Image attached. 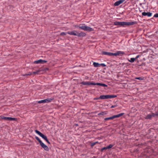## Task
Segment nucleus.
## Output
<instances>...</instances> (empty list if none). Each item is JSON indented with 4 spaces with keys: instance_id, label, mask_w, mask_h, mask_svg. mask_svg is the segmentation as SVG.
Segmentation results:
<instances>
[{
    "instance_id": "nucleus-1",
    "label": "nucleus",
    "mask_w": 158,
    "mask_h": 158,
    "mask_svg": "<svg viewBox=\"0 0 158 158\" xmlns=\"http://www.w3.org/2000/svg\"><path fill=\"white\" fill-rule=\"evenodd\" d=\"M137 23L136 22H117L116 21L114 23V24L116 26L119 25L121 26H124L132 25Z\"/></svg>"
},
{
    "instance_id": "nucleus-2",
    "label": "nucleus",
    "mask_w": 158,
    "mask_h": 158,
    "mask_svg": "<svg viewBox=\"0 0 158 158\" xmlns=\"http://www.w3.org/2000/svg\"><path fill=\"white\" fill-rule=\"evenodd\" d=\"M35 132L36 134L40 136L43 139H44L46 140V141L49 144H50V142H49L48 140L47 137L44 135L42 134L41 132H40L39 131L35 130Z\"/></svg>"
},
{
    "instance_id": "nucleus-3",
    "label": "nucleus",
    "mask_w": 158,
    "mask_h": 158,
    "mask_svg": "<svg viewBox=\"0 0 158 158\" xmlns=\"http://www.w3.org/2000/svg\"><path fill=\"white\" fill-rule=\"evenodd\" d=\"M124 114V113H120V114H117L116 115H113V116L111 117H110L105 118L104 119V120L105 121H106V120H107L112 119H114V118H119L120 117L122 116L123 114Z\"/></svg>"
},
{
    "instance_id": "nucleus-4",
    "label": "nucleus",
    "mask_w": 158,
    "mask_h": 158,
    "mask_svg": "<svg viewBox=\"0 0 158 158\" xmlns=\"http://www.w3.org/2000/svg\"><path fill=\"white\" fill-rule=\"evenodd\" d=\"M117 96L115 95H101L99 97V99H107L115 98Z\"/></svg>"
},
{
    "instance_id": "nucleus-5",
    "label": "nucleus",
    "mask_w": 158,
    "mask_h": 158,
    "mask_svg": "<svg viewBox=\"0 0 158 158\" xmlns=\"http://www.w3.org/2000/svg\"><path fill=\"white\" fill-rule=\"evenodd\" d=\"M124 52L121 51H117L116 52L113 53V56H122L124 54Z\"/></svg>"
},
{
    "instance_id": "nucleus-6",
    "label": "nucleus",
    "mask_w": 158,
    "mask_h": 158,
    "mask_svg": "<svg viewBox=\"0 0 158 158\" xmlns=\"http://www.w3.org/2000/svg\"><path fill=\"white\" fill-rule=\"evenodd\" d=\"M41 146L43 148L44 150L46 151H48L49 150V148L48 147L45 145L42 142L40 144Z\"/></svg>"
},
{
    "instance_id": "nucleus-7",
    "label": "nucleus",
    "mask_w": 158,
    "mask_h": 158,
    "mask_svg": "<svg viewBox=\"0 0 158 158\" xmlns=\"http://www.w3.org/2000/svg\"><path fill=\"white\" fill-rule=\"evenodd\" d=\"M52 100V99H47L39 101L38 102L39 103H48L51 102Z\"/></svg>"
},
{
    "instance_id": "nucleus-8",
    "label": "nucleus",
    "mask_w": 158,
    "mask_h": 158,
    "mask_svg": "<svg viewBox=\"0 0 158 158\" xmlns=\"http://www.w3.org/2000/svg\"><path fill=\"white\" fill-rule=\"evenodd\" d=\"M125 0H119L117 1H116L114 4V5L115 6H118L120 4L122 3Z\"/></svg>"
},
{
    "instance_id": "nucleus-9",
    "label": "nucleus",
    "mask_w": 158,
    "mask_h": 158,
    "mask_svg": "<svg viewBox=\"0 0 158 158\" xmlns=\"http://www.w3.org/2000/svg\"><path fill=\"white\" fill-rule=\"evenodd\" d=\"M2 118V119H6L8 120H15L16 119V118H15L6 117H3Z\"/></svg>"
},
{
    "instance_id": "nucleus-10",
    "label": "nucleus",
    "mask_w": 158,
    "mask_h": 158,
    "mask_svg": "<svg viewBox=\"0 0 158 158\" xmlns=\"http://www.w3.org/2000/svg\"><path fill=\"white\" fill-rule=\"evenodd\" d=\"M77 32L75 31H68L67 32V34H68L74 35H77Z\"/></svg>"
},
{
    "instance_id": "nucleus-11",
    "label": "nucleus",
    "mask_w": 158,
    "mask_h": 158,
    "mask_svg": "<svg viewBox=\"0 0 158 158\" xmlns=\"http://www.w3.org/2000/svg\"><path fill=\"white\" fill-rule=\"evenodd\" d=\"M142 15L143 16H147L148 17H151L152 15V13L151 12H143L142 13Z\"/></svg>"
},
{
    "instance_id": "nucleus-12",
    "label": "nucleus",
    "mask_w": 158,
    "mask_h": 158,
    "mask_svg": "<svg viewBox=\"0 0 158 158\" xmlns=\"http://www.w3.org/2000/svg\"><path fill=\"white\" fill-rule=\"evenodd\" d=\"M155 116V114L152 113L151 114H149L145 117L146 119H150L154 117Z\"/></svg>"
},
{
    "instance_id": "nucleus-13",
    "label": "nucleus",
    "mask_w": 158,
    "mask_h": 158,
    "mask_svg": "<svg viewBox=\"0 0 158 158\" xmlns=\"http://www.w3.org/2000/svg\"><path fill=\"white\" fill-rule=\"evenodd\" d=\"M81 84L83 85H94V83L93 82H82L81 83Z\"/></svg>"
},
{
    "instance_id": "nucleus-14",
    "label": "nucleus",
    "mask_w": 158,
    "mask_h": 158,
    "mask_svg": "<svg viewBox=\"0 0 158 158\" xmlns=\"http://www.w3.org/2000/svg\"><path fill=\"white\" fill-rule=\"evenodd\" d=\"M77 36L78 37H84L86 35V34L83 32H81L80 33L77 32Z\"/></svg>"
},
{
    "instance_id": "nucleus-15",
    "label": "nucleus",
    "mask_w": 158,
    "mask_h": 158,
    "mask_svg": "<svg viewBox=\"0 0 158 158\" xmlns=\"http://www.w3.org/2000/svg\"><path fill=\"white\" fill-rule=\"evenodd\" d=\"M85 31H94V29L92 28L85 26Z\"/></svg>"
},
{
    "instance_id": "nucleus-16",
    "label": "nucleus",
    "mask_w": 158,
    "mask_h": 158,
    "mask_svg": "<svg viewBox=\"0 0 158 158\" xmlns=\"http://www.w3.org/2000/svg\"><path fill=\"white\" fill-rule=\"evenodd\" d=\"M103 54L105 55H108L110 56H113V53L111 52H103Z\"/></svg>"
},
{
    "instance_id": "nucleus-17",
    "label": "nucleus",
    "mask_w": 158,
    "mask_h": 158,
    "mask_svg": "<svg viewBox=\"0 0 158 158\" xmlns=\"http://www.w3.org/2000/svg\"><path fill=\"white\" fill-rule=\"evenodd\" d=\"M40 72V70H38V71H37L36 72H33L32 73H31V72H29L28 74H26L25 75H26V76L30 75H31L32 74H38ZM24 76H25V75H24Z\"/></svg>"
},
{
    "instance_id": "nucleus-18",
    "label": "nucleus",
    "mask_w": 158,
    "mask_h": 158,
    "mask_svg": "<svg viewBox=\"0 0 158 158\" xmlns=\"http://www.w3.org/2000/svg\"><path fill=\"white\" fill-rule=\"evenodd\" d=\"M94 85H98L102 86L103 87H107V85L105 84L101 83H94Z\"/></svg>"
},
{
    "instance_id": "nucleus-19",
    "label": "nucleus",
    "mask_w": 158,
    "mask_h": 158,
    "mask_svg": "<svg viewBox=\"0 0 158 158\" xmlns=\"http://www.w3.org/2000/svg\"><path fill=\"white\" fill-rule=\"evenodd\" d=\"M42 60L40 59L39 60L35 61L34 62V63L36 64H38L42 63Z\"/></svg>"
},
{
    "instance_id": "nucleus-20",
    "label": "nucleus",
    "mask_w": 158,
    "mask_h": 158,
    "mask_svg": "<svg viewBox=\"0 0 158 158\" xmlns=\"http://www.w3.org/2000/svg\"><path fill=\"white\" fill-rule=\"evenodd\" d=\"M107 114V112L106 111H104L102 112H101L100 113H99L98 114V115H104L105 114Z\"/></svg>"
},
{
    "instance_id": "nucleus-21",
    "label": "nucleus",
    "mask_w": 158,
    "mask_h": 158,
    "mask_svg": "<svg viewBox=\"0 0 158 158\" xmlns=\"http://www.w3.org/2000/svg\"><path fill=\"white\" fill-rule=\"evenodd\" d=\"M93 64L95 67H98L100 66V64L96 62H94Z\"/></svg>"
},
{
    "instance_id": "nucleus-22",
    "label": "nucleus",
    "mask_w": 158,
    "mask_h": 158,
    "mask_svg": "<svg viewBox=\"0 0 158 158\" xmlns=\"http://www.w3.org/2000/svg\"><path fill=\"white\" fill-rule=\"evenodd\" d=\"M136 59L134 58H131L130 59V60H128V61L131 63L134 62L135 60Z\"/></svg>"
},
{
    "instance_id": "nucleus-23",
    "label": "nucleus",
    "mask_w": 158,
    "mask_h": 158,
    "mask_svg": "<svg viewBox=\"0 0 158 158\" xmlns=\"http://www.w3.org/2000/svg\"><path fill=\"white\" fill-rule=\"evenodd\" d=\"M85 26H84V25H82L81 26H80L79 27V28L85 31Z\"/></svg>"
},
{
    "instance_id": "nucleus-24",
    "label": "nucleus",
    "mask_w": 158,
    "mask_h": 158,
    "mask_svg": "<svg viewBox=\"0 0 158 158\" xmlns=\"http://www.w3.org/2000/svg\"><path fill=\"white\" fill-rule=\"evenodd\" d=\"M35 138L39 142L40 144L42 142L38 137L36 136L35 137Z\"/></svg>"
},
{
    "instance_id": "nucleus-25",
    "label": "nucleus",
    "mask_w": 158,
    "mask_h": 158,
    "mask_svg": "<svg viewBox=\"0 0 158 158\" xmlns=\"http://www.w3.org/2000/svg\"><path fill=\"white\" fill-rule=\"evenodd\" d=\"M113 146V145H112V144H110L109 146H106V147H107V149H110V148H112Z\"/></svg>"
},
{
    "instance_id": "nucleus-26",
    "label": "nucleus",
    "mask_w": 158,
    "mask_h": 158,
    "mask_svg": "<svg viewBox=\"0 0 158 158\" xmlns=\"http://www.w3.org/2000/svg\"><path fill=\"white\" fill-rule=\"evenodd\" d=\"M67 33H66V32H61L60 33V35H66L67 34Z\"/></svg>"
},
{
    "instance_id": "nucleus-27",
    "label": "nucleus",
    "mask_w": 158,
    "mask_h": 158,
    "mask_svg": "<svg viewBox=\"0 0 158 158\" xmlns=\"http://www.w3.org/2000/svg\"><path fill=\"white\" fill-rule=\"evenodd\" d=\"M136 79H138L139 80H143V78L142 77H136L135 78Z\"/></svg>"
},
{
    "instance_id": "nucleus-28",
    "label": "nucleus",
    "mask_w": 158,
    "mask_h": 158,
    "mask_svg": "<svg viewBox=\"0 0 158 158\" xmlns=\"http://www.w3.org/2000/svg\"><path fill=\"white\" fill-rule=\"evenodd\" d=\"M98 143V142H95L93 143H91V145L92 146H94L95 144H96V143Z\"/></svg>"
},
{
    "instance_id": "nucleus-29",
    "label": "nucleus",
    "mask_w": 158,
    "mask_h": 158,
    "mask_svg": "<svg viewBox=\"0 0 158 158\" xmlns=\"http://www.w3.org/2000/svg\"><path fill=\"white\" fill-rule=\"evenodd\" d=\"M100 65L102 66L103 67H105V66H106V65L105 64H103V63H102V64H100Z\"/></svg>"
},
{
    "instance_id": "nucleus-30",
    "label": "nucleus",
    "mask_w": 158,
    "mask_h": 158,
    "mask_svg": "<svg viewBox=\"0 0 158 158\" xmlns=\"http://www.w3.org/2000/svg\"><path fill=\"white\" fill-rule=\"evenodd\" d=\"M154 17H155L157 18L158 17V13L156 14L154 16Z\"/></svg>"
},
{
    "instance_id": "nucleus-31",
    "label": "nucleus",
    "mask_w": 158,
    "mask_h": 158,
    "mask_svg": "<svg viewBox=\"0 0 158 158\" xmlns=\"http://www.w3.org/2000/svg\"><path fill=\"white\" fill-rule=\"evenodd\" d=\"M47 62V61L42 60V63H46Z\"/></svg>"
},
{
    "instance_id": "nucleus-32",
    "label": "nucleus",
    "mask_w": 158,
    "mask_h": 158,
    "mask_svg": "<svg viewBox=\"0 0 158 158\" xmlns=\"http://www.w3.org/2000/svg\"><path fill=\"white\" fill-rule=\"evenodd\" d=\"M107 149V147H104V148H103L102 149V150H105V149Z\"/></svg>"
},
{
    "instance_id": "nucleus-33",
    "label": "nucleus",
    "mask_w": 158,
    "mask_h": 158,
    "mask_svg": "<svg viewBox=\"0 0 158 158\" xmlns=\"http://www.w3.org/2000/svg\"><path fill=\"white\" fill-rule=\"evenodd\" d=\"M155 116H158V111L156 112V114H155Z\"/></svg>"
},
{
    "instance_id": "nucleus-34",
    "label": "nucleus",
    "mask_w": 158,
    "mask_h": 158,
    "mask_svg": "<svg viewBox=\"0 0 158 158\" xmlns=\"http://www.w3.org/2000/svg\"><path fill=\"white\" fill-rule=\"evenodd\" d=\"M99 99V98H94V100H97V99Z\"/></svg>"
},
{
    "instance_id": "nucleus-35",
    "label": "nucleus",
    "mask_w": 158,
    "mask_h": 158,
    "mask_svg": "<svg viewBox=\"0 0 158 158\" xmlns=\"http://www.w3.org/2000/svg\"><path fill=\"white\" fill-rule=\"evenodd\" d=\"M115 107V106H111V108H113Z\"/></svg>"
},
{
    "instance_id": "nucleus-36",
    "label": "nucleus",
    "mask_w": 158,
    "mask_h": 158,
    "mask_svg": "<svg viewBox=\"0 0 158 158\" xmlns=\"http://www.w3.org/2000/svg\"><path fill=\"white\" fill-rule=\"evenodd\" d=\"M79 27V26H76V27Z\"/></svg>"
},
{
    "instance_id": "nucleus-37",
    "label": "nucleus",
    "mask_w": 158,
    "mask_h": 158,
    "mask_svg": "<svg viewBox=\"0 0 158 158\" xmlns=\"http://www.w3.org/2000/svg\"><path fill=\"white\" fill-rule=\"evenodd\" d=\"M139 57V56H136V58H138V57Z\"/></svg>"
},
{
    "instance_id": "nucleus-38",
    "label": "nucleus",
    "mask_w": 158,
    "mask_h": 158,
    "mask_svg": "<svg viewBox=\"0 0 158 158\" xmlns=\"http://www.w3.org/2000/svg\"><path fill=\"white\" fill-rule=\"evenodd\" d=\"M157 69H158V67L157 68Z\"/></svg>"
}]
</instances>
